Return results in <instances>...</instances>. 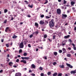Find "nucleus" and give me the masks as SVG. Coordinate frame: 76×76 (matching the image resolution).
<instances>
[{
    "mask_svg": "<svg viewBox=\"0 0 76 76\" xmlns=\"http://www.w3.org/2000/svg\"><path fill=\"white\" fill-rule=\"evenodd\" d=\"M49 25L50 28H52L54 26V20L52 19L51 21L49 22Z\"/></svg>",
    "mask_w": 76,
    "mask_h": 76,
    "instance_id": "nucleus-1",
    "label": "nucleus"
},
{
    "mask_svg": "<svg viewBox=\"0 0 76 76\" xmlns=\"http://www.w3.org/2000/svg\"><path fill=\"white\" fill-rule=\"evenodd\" d=\"M56 11L58 15H60L61 12V10L60 9H58Z\"/></svg>",
    "mask_w": 76,
    "mask_h": 76,
    "instance_id": "nucleus-2",
    "label": "nucleus"
},
{
    "mask_svg": "<svg viewBox=\"0 0 76 76\" xmlns=\"http://www.w3.org/2000/svg\"><path fill=\"white\" fill-rule=\"evenodd\" d=\"M24 47V45H23V42H21L20 43V44L19 47L20 48H23Z\"/></svg>",
    "mask_w": 76,
    "mask_h": 76,
    "instance_id": "nucleus-3",
    "label": "nucleus"
},
{
    "mask_svg": "<svg viewBox=\"0 0 76 76\" xmlns=\"http://www.w3.org/2000/svg\"><path fill=\"white\" fill-rule=\"evenodd\" d=\"M22 76V74L18 72L15 74V76Z\"/></svg>",
    "mask_w": 76,
    "mask_h": 76,
    "instance_id": "nucleus-4",
    "label": "nucleus"
},
{
    "mask_svg": "<svg viewBox=\"0 0 76 76\" xmlns=\"http://www.w3.org/2000/svg\"><path fill=\"white\" fill-rule=\"evenodd\" d=\"M66 66H67L68 67H69L71 68V69H72V68H73V67L71 65H70L69 64H66Z\"/></svg>",
    "mask_w": 76,
    "mask_h": 76,
    "instance_id": "nucleus-5",
    "label": "nucleus"
},
{
    "mask_svg": "<svg viewBox=\"0 0 76 76\" xmlns=\"http://www.w3.org/2000/svg\"><path fill=\"white\" fill-rule=\"evenodd\" d=\"M35 66L34 64H32L31 66V69H35Z\"/></svg>",
    "mask_w": 76,
    "mask_h": 76,
    "instance_id": "nucleus-6",
    "label": "nucleus"
},
{
    "mask_svg": "<svg viewBox=\"0 0 76 76\" xmlns=\"http://www.w3.org/2000/svg\"><path fill=\"white\" fill-rule=\"evenodd\" d=\"M39 23L40 25H44V22L42 20H41L39 21Z\"/></svg>",
    "mask_w": 76,
    "mask_h": 76,
    "instance_id": "nucleus-7",
    "label": "nucleus"
},
{
    "mask_svg": "<svg viewBox=\"0 0 76 76\" xmlns=\"http://www.w3.org/2000/svg\"><path fill=\"white\" fill-rule=\"evenodd\" d=\"M72 45L73 47V49L74 50H76V47H75V45L74 43L72 44Z\"/></svg>",
    "mask_w": 76,
    "mask_h": 76,
    "instance_id": "nucleus-8",
    "label": "nucleus"
},
{
    "mask_svg": "<svg viewBox=\"0 0 76 76\" xmlns=\"http://www.w3.org/2000/svg\"><path fill=\"white\" fill-rule=\"evenodd\" d=\"M21 62V63H25V64H26V61L23 60H22L20 61Z\"/></svg>",
    "mask_w": 76,
    "mask_h": 76,
    "instance_id": "nucleus-9",
    "label": "nucleus"
},
{
    "mask_svg": "<svg viewBox=\"0 0 76 76\" xmlns=\"http://www.w3.org/2000/svg\"><path fill=\"white\" fill-rule=\"evenodd\" d=\"M62 18H63L64 17V18H67V16L66 14H62Z\"/></svg>",
    "mask_w": 76,
    "mask_h": 76,
    "instance_id": "nucleus-10",
    "label": "nucleus"
},
{
    "mask_svg": "<svg viewBox=\"0 0 76 76\" xmlns=\"http://www.w3.org/2000/svg\"><path fill=\"white\" fill-rule=\"evenodd\" d=\"M35 26L36 27V28H37L38 27V23H35Z\"/></svg>",
    "mask_w": 76,
    "mask_h": 76,
    "instance_id": "nucleus-11",
    "label": "nucleus"
},
{
    "mask_svg": "<svg viewBox=\"0 0 76 76\" xmlns=\"http://www.w3.org/2000/svg\"><path fill=\"white\" fill-rule=\"evenodd\" d=\"M70 37V35H68L66 36H65L64 37V38L65 39H66L67 38H69Z\"/></svg>",
    "mask_w": 76,
    "mask_h": 76,
    "instance_id": "nucleus-12",
    "label": "nucleus"
},
{
    "mask_svg": "<svg viewBox=\"0 0 76 76\" xmlns=\"http://www.w3.org/2000/svg\"><path fill=\"white\" fill-rule=\"evenodd\" d=\"M27 42V40L26 39L24 40V45H26V43Z\"/></svg>",
    "mask_w": 76,
    "mask_h": 76,
    "instance_id": "nucleus-13",
    "label": "nucleus"
},
{
    "mask_svg": "<svg viewBox=\"0 0 76 76\" xmlns=\"http://www.w3.org/2000/svg\"><path fill=\"white\" fill-rule=\"evenodd\" d=\"M60 68H64V65H60L59 66Z\"/></svg>",
    "mask_w": 76,
    "mask_h": 76,
    "instance_id": "nucleus-14",
    "label": "nucleus"
},
{
    "mask_svg": "<svg viewBox=\"0 0 76 76\" xmlns=\"http://www.w3.org/2000/svg\"><path fill=\"white\" fill-rule=\"evenodd\" d=\"M53 76H56L57 75V73L55 72L52 75Z\"/></svg>",
    "mask_w": 76,
    "mask_h": 76,
    "instance_id": "nucleus-15",
    "label": "nucleus"
},
{
    "mask_svg": "<svg viewBox=\"0 0 76 76\" xmlns=\"http://www.w3.org/2000/svg\"><path fill=\"white\" fill-rule=\"evenodd\" d=\"M53 54L54 55H55V56H56L57 55V54H58V53H57V52H53Z\"/></svg>",
    "mask_w": 76,
    "mask_h": 76,
    "instance_id": "nucleus-16",
    "label": "nucleus"
},
{
    "mask_svg": "<svg viewBox=\"0 0 76 76\" xmlns=\"http://www.w3.org/2000/svg\"><path fill=\"white\" fill-rule=\"evenodd\" d=\"M16 38H17V36L15 35V34H14V36L12 37V38L15 39Z\"/></svg>",
    "mask_w": 76,
    "mask_h": 76,
    "instance_id": "nucleus-17",
    "label": "nucleus"
},
{
    "mask_svg": "<svg viewBox=\"0 0 76 76\" xmlns=\"http://www.w3.org/2000/svg\"><path fill=\"white\" fill-rule=\"evenodd\" d=\"M62 45L64 46L65 45V44H66V43H65L64 41H63L62 42Z\"/></svg>",
    "mask_w": 76,
    "mask_h": 76,
    "instance_id": "nucleus-18",
    "label": "nucleus"
},
{
    "mask_svg": "<svg viewBox=\"0 0 76 76\" xmlns=\"http://www.w3.org/2000/svg\"><path fill=\"white\" fill-rule=\"evenodd\" d=\"M71 74H75V71H72L71 72Z\"/></svg>",
    "mask_w": 76,
    "mask_h": 76,
    "instance_id": "nucleus-19",
    "label": "nucleus"
},
{
    "mask_svg": "<svg viewBox=\"0 0 76 76\" xmlns=\"http://www.w3.org/2000/svg\"><path fill=\"white\" fill-rule=\"evenodd\" d=\"M6 59H7V61L8 62H9V61H10V59H9V58H8V57L6 58Z\"/></svg>",
    "mask_w": 76,
    "mask_h": 76,
    "instance_id": "nucleus-20",
    "label": "nucleus"
},
{
    "mask_svg": "<svg viewBox=\"0 0 76 76\" xmlns=\"http://www.w3.org/2000/svg\"><path fill=\"white\" fill-rule=\"evenodd\" d=\"M9 64L10 66H12L13 64V63L12 62H10L9 63Z\"/></svg>",
    "mask_w": 76,
    "mask_h": 76,
    "instance_id": "nucleus-21",
    "label": "nucleus"
},
{
    "mask_svg": "<svg viewBox=\"0 0 76 76\" xmlns=\"http://www.w3.org/2000/svg\"><path fill=\"white\" fill-rule=\"evenodd\" d=\"M28 6L29 7H31V8H32V7H33V6L32 5H30V4L28 5Z\"/></svg>",
    "mask_w": 76,
    "mask_h": 76,
    "instance_id": "nucleus-22",
    "label": "nucleus"
},
{
    "mask_svg": "<svg viewBox=\"0 0 76 76\" xmlns=\"http://www.w3.org/2000/svg\"><path fill=\"white\" fill-rule=\"evenodd\" d=\"M23 56H27V53H24L23 54Z\"/></svg>",
    "mask_w": 76,
    "mask_h": 76,
    "instance_id": "nucleus-23",
    "label": "nucleus"
},
{
    "mask_svg": "<svg viewBox=\"0 0 76 76\" xmlns=\"http://www.w3.org/2000/svg\"><path fill=\"white\" fill-rule=\"evenodd\" d=\"M8 10L7 9H5L4 10V13H7V12Z\"/></svg>",
    "mask_w": 76,
    "mask_h": 76,
    "instance_id": "nucleus-24",
    "label": "nucleus"
},
{
    "mask_svg": "<svg viewBox=\"0 0 76 76\" xmlns=\"http://www.w3.org/2000/svg\"><path fill=\"white\" fill-rule=\"evenodd\" d=\"M38 33H39V32L38 31H36L35 32V34L36 35H37L38 34Z\"/></svg>",
    "mask_w": 76,
    "mask_h": 76,
    "instance_id": "nucleus-25",
    "label": "nucleus"
},
{
    "mask_svg": "<svg viewBox=\"0 0 76 76\" xmlns=\"http://www.w3.org/2000/svg\"><path fill=\"white\" fill-rule=\"evenodd\" d=\"M71 5H73L75 3V2H71Z\"/></svg>",
    "mask_w": 76,
    "mask_h": 76,
    "instance_id": "nucleus-26",
    "label": "nucleus"
},
{
    "mask_svg": "<svg viewBox=\"0 0 76 76\" xmlns=\"http://www.w3.org/2000/svg\"><path fill=\"white\" fill-rule=\"evenodd\" d=\"M51 72H48V76L50 75H51Z\"/></svg>",
    "mask_w": 76,
    "mask_h": 76,
    "instance_id": "nucleus-27",
    "label": "nucleus"
},
{
    "mask_svg": "<svg viewBox=\"0 0 76 76\" xmlns=\"http://www.w3.org/2000/svg\"><path fill=\"white\" fill-rule=\"evenodd\" d=\"M22 52V50L21 49H20L19 50V53H21Z\"/></svg>",
    "mask_w": 76,
    "mask_h": 76,
    "instance_id": "nucleus-28",
    "label": "nucleus"
},
{
    "mask_svg": "<svg viewBox=\"0 0 76 76\" xmlns=\"http://www.w3.org/2000/svg\"><path fill=\"white\" fill-rule=\"evenodd\" d=\"M57 64V63L56 62H54L53 63V66H55Z\"/></svg>",
    "mask_w": 76,
    "mask_h": 76,
    "instance_id": "nucleus-29",
    "label": "nucleus"
},
{
    "mask_svg": "<svg viewBox=\"0 0 76 76\" xmlns=\"http://www.w3.org/2000/svg\"><path fill=\"white\" fill-rule=\"evenodd\" d=\"M45 17L46 19H50V17L48 16H45Z\"/></svg>",
    "mask_w": 76,
    "mask_h": 76,
    "instance_id": "nucleus-30",
    "label": "nucleus"
},
{
    "mask_svg": "<svg viewBox=\"0 0 76 76\" xmlns=\"http://www.w3.org/2000/svg\"><path fill=\"white\" fill-rule=\"evenodd\" d=\"M44 38H46L47 37V36L46 34L44 35Z\"/></svg>",
    "mask_w": 76,
    "mask_h": 76,
    "instance_id": "nucleus-31",
    "label": "nucleus"
},
{
    "mask_svg": "<svg viewBox=\"0 0 76 76\" xmlns=\"http://www.w3.org/2000/svg\"><path fill=\"white\" fill-rule=\"evenodd\" d=\"M67 56L68 57H70L71 56V55H70V54H68L67 55Z\"/></svg>",
    "mask_w": 76,
    "mask_h": 76,
    "instance_id": "nucleus-32",
    "label": "nucleus"
},
{
    "mask_svg": "<svg viewBox=\"0 0 76 76\" xmlns=\"http://www.w3.org/2000/svg\"><path fill=\"white\" fill-rule=\"evenodd\" d=\"M41 18H42L44 17V15H42L40 16Z\"/></svg>",
    "mask_w": 76,
    "mask_h": 76,
    "instance_id": "nucleus-33",
    "label": "nucleus"
},
{
    "mask_svg": "<svg viewBox=\"0 0 76 76\" xmlns=\"http://www.w3.org/2000/svg\"><path fill=\"white\" fill-rule=\"evenodd\" d=\"M62 76V73H61L58 74V76Z\"/></svg>",
    "mask_w": 76,
    "mask_h": 76,
    "instance_id": "nucleus-34",
    "label": "nucleus"
},
{
    "mask_svg": "<svg viewBox=\"0 0 76 76\" xmlns=\"http://www.w3.org/2000/svg\"><path fill=\"white\" fill-rule=\"evenodd\" d=\"M70 52L72 54H73L74 53V51L73 50H72L70 51Z\"/></svg>",
    "mask_w": 76,
    "mask_h": 76,
    "instance_id": "nucleus-35",
    "label": "nucleus"
},
{
    "mask_svg": "<svg viewBox=\"0 0 76 76\" xmlns=\"http://www.w3.org/2000/svg\"><path fill=\"white\" fill-rule=\"evenodd\" d=\"M45 1V2L44 3V4H47V3H48V1H47V0H46Z\"/></svg>",
    "mask_w": 76,
    "mask_h": 76,
    "instance_id": "nucleus-36",
    "label": "nucleus"
},
{
    "mask_svg": "<svg viewBox=\"0 0 76 76\" xmlns=\"http://www.w3.org/2000/svg\"><path fill=\"white\" fill-rule=\"evenodd\" d=\"M4 23H7V20H5L4 22Z\"/></svg>",
    "mask_w": 76,
    "mask_h": 76,
    "instance_id": "nucleus-37",
    "label": "nucleus"
},
{
    "mask_svg": "<svg viewBox=\"0 0 76 76\" xmlns=\"http://www.w3.org/2000/svg\"><path fill=\"white\" fill-rule=\"evenodd\" d=\"M62 50L63 51H64V52H66V49H65V48H63L62 49Z\"/></svg>",
    "mask_w": 76,
    "mask_h": 76,
    "instance_id": "nucleus-38",
    "label": "nucleus"
},
{
    "mask_svg": "<svg viewBox=\"0 0 76 76\" xmlns=\"http://www.w3.org/2000/svg\"><path fill=\"white\" fill-rule=\"evenodd\" d=\"M31 76H35V74H34V73H31Z\"/></svg>",
    "mask_w": 76,
    "mask_h": 76,
    "instance_id": "nucleus-39",
    "label": "nucleus"
},
{
    "mask_svg": "<svg viewBox=\"0 0 76 76\" xmlns=\"http://www.w3.org/2000/svg\"><path fill=\"white\" fill-rule=\"evenodd\" d=\"M45 23H47V24H48V21L45 20Z\"/></svg>",
    "mask_w": 76,
    "mask_h": 76,
    "instance_id": "nucleus-40",
    "label": "nucleus"
},
{
    "mask_svg": "<svg viewBox=\"0 0 76 76\" xmlns=\"http://www.w3.org/2000/svg\"><path fill=\"white\" fill-rule=\"evenodd\" d=\"M28 47H29V48H31V44H28Z\"/></svg>",
    "mask_w": 76,
    "mask_h": 76,
    "instance_id": "nucleus-41",
    "label": "nucleus"
},
{
    "mask_svg": "<svg viewBox=\"0 0 76 76\" xmlns=\"http://www.w3.org/2000/svg\"><path fill=\"white\" fill-rule=\"evenodd\" d=\"M59 53H62V50H59Z\"/></svg>",
    "mask_w": 76,
    "mask_h": 76,
    "instance_id": "nucleus-42",
    "label": "nucleus"
},
{
    "mask_svg": "<svg viewBox=\"0 0 76 76\" xmlns=\"http://www.w3.org/2000/svg\"><path fill=\"white\" fill-rule=\"evenodd\" d=\"M61 34V33H60L59 34H58L59 37H61V34Z\"/></svg>",
    "mask_w": 76,
    "mask_h": 76,
    "instance_id": "nucleus-43",
    "label": "nucleus"
},
{
    "mask_svg": "<svg viewBox=\"0 0 76 76\" xmlns=\"http://www.w3.org/2000/svg\"><path fill=\"white\" fill-rule=\"evenodd\" d=\"M67 2L65 1V0H64V4H66Z\"/></svg>",
    "mask_w": 76,
    "mask_h": 76,
    "instance_id": "nucleus-44",
    "label": "nucleus"
},
{
    "mask_svg": "<svg viewBox=\"0 0 76 76\" xmlns=\"http://www.w3.org/2000/svg\"><path fill=\"white\" fill-rule=\"evenodd\" d=\"M48 40H49V42H51L52 41V39H50L49 38H48Z\"/></svg>",
    "mask_w": 76,
    "mask_h": 76,
    "instance_id": "nucleus-45",
    "label": "nucleus"
},
{
    "mask_svg": "<svg viewBox=\"0 0 76 76\" xmlns=\"http://www.w3.org/2000/svg\"><path fill=\"white\" fill-rule=\"evenodd\" d=\"M19 59H17L16 60V62H19Z\"/></svg>",
    "mask_w": 76,
    "mask_h": 76,
    "instance_id": "nucleus-46",
    "label": "nucleus"
},
{
    "mask_svg": "<svg viewBox=\"0 0 76 76\" xmlns=\"http://www.w3.org/2000/svg\"><path fill=\"white\" fill-rule=\"evenodd\" d=\"M41 76H44V74L43 73H41L40 74Z\"/></svg>",
    "mask_w": 76,
    "mask_h": 76,
    "instance_id": "nucleus-47",
    "label": "nucleus"
},
{
    "mask_svg": "<svg viewBox=\"0 0 76 76\" xmlns=\"http://www.w3.org/2000/svg\"><path fill=\"white\" fill-rule=\"evenodd\" d=\"M32 37H33V35H32V34H31L29 36L30 38H32Z\"/></svg>",
    "mask_w": 76,
    "mask_h": 76,
    "instance_id": "nucleus-48",
    "label": "nucleus"
},
{
    "mask_svg": "<svg viewBox=\"0 0 76 76\" xmlns=\"http://www.w3.org/2000/svg\"><path fill=\"white\" fill-rule=\"evenodd\" d=\"M24 2L26 3V4H28V2L26 1H25Z\"/></svg>",
    "mask_w": 76,
    "mask_h": 76,
    "instance_id": "nucleus-49",
    "label": "nucleus"
},
{
    "mask_svg": "<svg viewBox=\"0 0 76 76\" xmlns=\"http://www.w3.org/2000/svg\"><path fill=\"white\" fill-rule=\"evenodd\" d=\"M55 38H56V36L54 35L53 36V39H55Z\"/></svg>",
    "mask_w": 76,
    "mask_h": 76,
    "instance_id": "nucleus-50",
    "label": "nucleus"
},
{
    "mask_svg": "<svg viewBox=\"0 0 76 76\" xmlns=\"http://www.w3.org/2000/svg\"><path fill=\"white\" fill-rule=\"evenodd\" d=\"M39 69L41 71L42 70V69H42V67H40Z\"/></svg>",
    "mask_w": 76,
    "mask_h": 76,
    "instance_id": "nucleus-51",
    "label": "nucleus"
},
{
    "mask_svg": "<svg viewBox=\"0 0 76 76\" xmlns=\"http://www.w3.org/2000/svg\"><path fill=\"white\" fill-rule=\"evenodd\" d=\"M1 41L2 42H4V39H1Z\"/></svg>",
    "mask_w": 76,
    "mask_h": 76,
    "instance_id": "nucleus-52",
    "label": "nucleus"
},
{
    "mask_svg": "<svg viewBox=\"0 0 76 76\" xmlns=\"http://www.w3.org/2000/svg\"><path fill=\"white\" fill-rule=\"evenodd\" d=\"M29 58H30L29 57H26V59L27 60H29Z\"/></svg>",
    "mask_w": 76,
    "mask_h": 76,
    "instance_id": "nucleus-53",
    "label": "nucleus"
},
{
    "mask_svg": "<svg viewBox=\"0 0 76 76\" xmlns=\"http://www.w3.org/2000/svg\"><path fill=\"white\" fill-rule=\"evenodd\" d=\"M6 45L7 47H9V45L7 44H6Z\"/></svg>",
    "mask_w": 76,
    "mask_h": 76,
    "instance_id": "nucleus-54",
    "label": "nucleus"
},
{
    "mask_svg": "<svg viewBox=\"0 0 76 76\" xmlns=\"http://www.w3.org/2000/svg\"><path fill=\"white\" fill-rule=\"evenodd\" d=\"M9 29V27H7L6 28V29H7V31Z\"/></svg>",
    "mask_w": 76,
    "mask_h": 76,
    "instance_id": "nucleus-55",
    "label": "nucleus"
},
{
    "mask_svg": "<svg viewBox=\"0 0 76 76\" xmlns=\"http://www.w3.org/2000/svg\"><path fill=\"white\" fill-rule=\"evenodd\" d=\"M69 41H70V42H72V40H71V39H69Z\"/></svg>",
    "mask_w": 76,
    "mask_h": 76,
    "instance_id": "nucleus-56",
    "label": "nucleus"
},
{
    "mask_svg": "<svg viewBox=\"0 0 76 76\" xmlns=\"http://www.w3.org/2000/svg\"><path fill=\"white\" fill-rule=\"evenodd\" d=\"M68 50H71V48H70V47L68 48Z\"/></svg>",
    "mask_w": 76,
    "mask_h": 76,
    "instance_id": "nucleus-57",
    "label": "nucleus"
},
{
    "mask_svg": "<svg viewBox=\"0 0 76 76\" xmlns=\"http://www.w3.org/2000/svg\"><path fill=\"white\" fill-rule=\"evenodd\" d=\"M44 58L45 59V60H47V56H45L44 57Z\"/></svg>",
    "mask_w": 76,
    "mask_h": 76,
    "instance_id": "nucleus-58",
    "label": "nucleus"
},
{
    "mask_svg": "<svg viewBox=\"0 0 76 76\" xmlns=\"http://www.w3.org/2000/svg\"><path fill=\"white\" fill-rule=\"evenodd\" d=\"M27 16L28 18H31V16L30 15H28Z\"/></svg>",
    "mask_w": 76,
    "mask_h": 76,
    "instance_id": "nucleus-59",
    "label": "nucleus"
},
{
    "mask_svg": "<svg viewBox=\"0 0 76 76\" xmlns=\"http://www.w3.org/2000/svg\"><path fill=\"white\" fill-rule=\"evenodd\" d=\"M13 67L16 68V67H17V66H16L15 65H13Z\"/></svg>",
    "mask_w": 76,
    "mask_h": 76,
    "instance_id": "nucleus-60",
    "label": "nucleus"
},
{
    "mask_svg": "<svg viewBox=\"0 0 76 76\" xmlns=\"http://www.w3.org/2000/svg\"><path fill=\"white\" fill-rule=\"evenodd\" d=\"M32 72V71L31 70H29V73H31V72Z\"/></svg>",
    "mask_w": 76,
    "mask_h": 76,
    "instance_id": "nucleus-61",
    "label": "nucleus"
},
{
    "mask_svg": "<svg viewBox=\"0 0 76 76\" xmlns=\"http://www.w3.org/2000/svg\"><path fill=\"white\" fill-rule=\"evenodd\" d=\"M58 2H61V0H58Z\"/></svg>",
    "mask_w": 76,
    "mask_h": 76,
    "instance_id": "nucleus-62",
    "label": "nucleus"
},
{
    "mask_svg": "<svg viewBox=\"0 0 76 76\" xmlns=\"http://www.w3.org/2000/svg\"><path fill=\"white\" fill-rule=\"evenodd\" d=\"M18 57H20V55H18L17 56Z\"/></svg>",
    "mask_w": 76,
    "mask_h": 76,
    "instance_id": "nucleus-63",
    "label": "nucleus"
},
{
    "mask_svg": "<svg viewBox=\"0 0 76 76\" xmlns=\"http://www.w3.org/2000/svg\"><path fill=\"white\" fill-rule=\"evenodd\" d=\"M74 30L76 31V27H75L74 28Z\"/></svg>",
    "mask_w": 76,
    "mask_h": 76,
    "instance_id": "nucleus-64",
    "label": "nucleus"
}]
</instances>
